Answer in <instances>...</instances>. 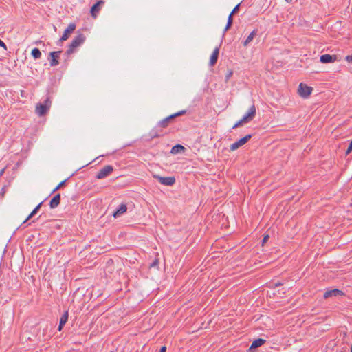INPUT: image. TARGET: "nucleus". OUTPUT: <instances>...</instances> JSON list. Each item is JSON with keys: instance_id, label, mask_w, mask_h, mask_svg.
Segmentation results:
<instances>
[{"instance_id": "obj_1", "label": "nucleus", "mask_w": 352, "mask_h": 352, "mask_svg": "<svg viewBox=\"0 0 352 352\" xmlns=\"http://www.w3.org/2000/svg\"><path fill=\"white\" fill-rule=\"evenodd\" d=\"M85 41V36L83 34H79L72 40L66 51L67 55H70L74 53L75 49L80 46Z\"/></svg>"}, {"instance_id": "obj_2", "label": "nucleus", "mask_w": 352, "mask_h": 352, "mask_svg": "<svg viewBox=\"0 0 352 352\" xmlns=\"http://www.w3.org/2000/svg\"><path fill=\"white\" fill-rule=\"evenodd\" d=\"M186 113V110H182L180 111H178L177 113H175L174 114H172L166 118L163 119L162 120L160 121L157 124V126L159 127L162 128H166L168 126L169 123L175 118L178 116H181L184 115Z\"/></svg>"}, {"instance_id": "obj_3", "label": "nucleus", "mask_w": 352, "mask_h": 352, "mask_svg": "<svg viewBox=\"0 0 352 352\" xmlns=\"http://www.w3.org/2000/svg\"><path fill=\"white\" fill-rule=\"evenodd\" d=\"M153 177L157 179L161 184L166 186H172L175 183V178L174 177H162L155 175Z\"/></svg>"}, {"instance_id": "obj_4", "label": "nucleus", "mask_w": 352, "mask_h": 352, "mask_svg": "<svg viewBox=\"0 0 352 352\" xmlns=\"http://www.w3.org/2000/svg\"><path fill=\"white\" fill-rule=\"evenodd\" d=\"M113 171V167L111 165H107L100 169L96 177L98 179H102L109 176Z\"/></svg>"}, {"instance_id": "obj_5", "label": "nucleus", "mask_w": 352, "mask_h": 352, "mask_svg": "<svg viewBox=\"0 0 352 352\" xmlns=\"http://www.w3.org/2000/svg\"><path fill=\"white\" fill-rule=\"evenodd\" d=\"M313 91V88L304 84L302 82L300 83L298 87V94L302 98H307L310 96Z\"/></svg>"}, {"instance_id": "obj_6", "label": "nucleus", "mask_w": 352, "mask_h": 352, "mask_svg": "<svg viewBox=\"0 0 352 352\" xmlns=\"http://www.w3.org/2000/svg\"><path fill=\"white\" fill-rule=\"evenodd\" d=\"M252 138V135L248 134L246 135L245 137L241 138L236 142L232 144L230 146V150L232 151H234L236 149H238L239 147L242 146L245 144H246L250 139Z\"/></svg>"}, {"instance_id": "obj_7", "label": "nucleus", "mask_w": 352, "mask_h": 352, "mask_svg": "<svg viewBox=\"0 0 352 352\" xmlns=\"http://www.w3.org/2000/svg\"><path fill=\"white\" fill-rule=\"evenodd\" d=\"M256 107L253 104L248 110V111L243 116L242 119L246 122L252 121L256 116Z\"/></svg>"}, {"instance_id": "obj_8", "label": "nucleus", "mask_w": 352, "mask_h": 352, "mask_svg": "<svg viewBox=\"0 0 352 352\" xmlns=\"http://www.w3.org/2000/svg\"><path fill=\"white\" fill-rule=\"evenodd\" d=\"M338 60L337 55H330L328 54H322L320 57V61L322 63H331Z\"/></svg>"}, {"instance_id": "obj_9", "label": "nucleus", "mask_w": 352, "mask_h": 352, "mask_svg": "<svg viewBox=\"0 0 352 352\" xmlns=\"http://www.w3.org/2000/svg\"><path fill=\"white\" fill-rule=\"evenodd\" d=\"M76 29V25L74 23H70L68 27L65 30L63 36L60 38V41H64L68 39L71 33H72Z\"/></svg>"}, {"instance_id": "obj_10", "label": "nucleus", "mask_w": 352, "mask_h": 352, "mask_svg": "<svg viewBox=\"0 0 352 352\" xmlns=\"http://www.w3.org/2000/svg\"><path fill=\"white\" fill-rule=\"evenodd\" d=\"M61 52V51H54L50 52V66L54 67L59 64L58 58Z\"/></svg>"}, {"instance_id": "obj_11", "label": "nucleus", "mask_w": 352, "mask_h": 352, "mask_svg": "<svg viewBox=\"0 0 352 352\" xmlns=\"http://www.w3.org/2000/svg\"><path fill=\"white\" fill-rule=\"evenodd\" d=\"M104 2L102 0L98 1L96 3H95L91 8V14L94 18H96L102 5H103Z\"/></svg>"}, {"instance_id": "obj_12", "label": "nucleus", "mask_w": 352, "mask_h": 352, "mask_svg": "<svg viewBox=\"0 0 352 352\" xmlns=\"http://www.w3.org/2000/svg\"><path fill=\"white\" fill-rule=\"evenodd\" d=\"M219 47H215L212 54L210 56V63H209L210 66H214L217 63L218 57H219Z\"/></svg>"}, {"instance_id": "obj_13", "label": "nucleus", "mask_w": 352, "mask_h": 352, "mask_svg": "<svg viewBox=\"0 0 352 352\" xmlns=\"http://www.w3.org/2000/svg\"><path fill=\"white\" fill-rule=\"evenodd\" d=\"M48 111H49L48 109L45 105H43V103H38L36 104V113L39 116H45L47 113Z\"/></svg>"}, {"instance_id": "obj_14", "label": "nucleus", "mask_w": 352, "mask_h": 352, "mask_svg": "<svg viewBox=\"0 0 352 352\" xmlns=\"http://www.w3.org/2000/svg\"><path fill=\"white\" fill-rule=\"evenodd\" d=\"M343 294L341 290L338 289H334L331 290H327L324 293L323 297L324 298H328L331 296H337L338 295Z\"/></svg>"}, {"instance_id": "obj_15", "label": "nucleus", "mask_w": 352, "mask_h": 352, "mask_svg": "<svg viewBox=\"0 0 352 352\" xmlns=\"http://www.w3.org/2000/svg\"><path fill=\"white\" fill-rule=\"evenodd\" d=\"M60 202V195L58 193L50 201V207L52 209L56 208L58 206Z\"/></svg>"}, {"instance_id": "obj_16", "label": "nucleus", "mask_w": 352, "mask_h": 352, "mask_svg": "<svg viewBox=\"0 0 352 352\" xmlns=\"http://www.w3.org/2000/svg\"><path fill=\"white\" fill-rule=\"evenodd\" d=\"M127 210V206L125 204L120 205L118 208L113 212V215L115 218L120 217L121 214L126 212Z\"/></svg>"}, {"instance_id": "obj_17", "label": "nucleus", "mask_w": 352, "mask_h": 352, "mask_svg": "<svg viewBox=\"0 0 352 352\" xmlns=\"http://www.w3.org/2000/svg\"><path fill=\"white\" fill-rule=\"evenodd\" d=\"M257 30H254L243 42L244 46H248L256 35Z\"/></svg>"}, {"instance_id": "obj_18", "label": "nucleus", "mask_w": 352, "mask_h": 352, "mask_svg": "<svg viewBox=\"0 0 352 352\" xmlns=\"http://www.w3.org/2000/svg\"><path fill=\"white\" fill-rule=\"evenodd\" d=\"M185 150V148L181 144H177L172 147L170 153L172 154H177Z\"/></svg>"}, {"instance_id": "obj_19", "label": "nucleus", "mask_w": 352, "mask_h": 352, "mask_svg": "<svg viewBox=\"0 0 352 352\" xmlns=\"http://www.w3.org/2000/svg\"><path fill=\"white\" fill-rule=\"evenodd\" d=\"M31 54L34 59H38L41 56V52L38 48H34L31 52Z\"/></svg>"}, {"instance_id": "obj_20", "label": "nucleus", "mask_w": 352, "mask_h": 352, "mask_svg": "<svg viewBox=\"0 0 352 352\" xmlns=\"http://www.w3.org/2000/svg\"><path fill=\"white\" fill-rule=\"evenodd\" d=\"M233 23V16H231V14H229L228 18L227 24L224 28V32H226L232 26Z\"/></svg>"}, {"instance_id": "obj_21", "label": "nucleus", "mask_w": 352, "mask_h": 352, "mask_svg": "<svg viewBox=\"0 0 352 352\" xmlns=\"http://www.w3.org/2000/svg\"><path fill=\"white\" fill-rule=\"evenodd\" d=\"M68 316H69L68 311H65V313L61 316L59 322L60 323V325L65 324V323L68 320Z\"/></svg>"}, {"instance_id": "obj_22", "label": "nucleus", "mask_w": 352, "mask_h": 352, "mask_svg": "<svg viewBox=\"0 0 352 352\" xmlns=\"http://www.w3.org/2000/svg\"><path fill=\"white\" fill-rule=\"evenodd\" d=\"M43 104L48 109V110H50L52 105V100L50 96H47L46 99L44 100Z\"/></svg>"}, {"instance_id": "obj_23", "label": "nucleus", "mask_w": 352, "mask_h": 352, "mask_svg": "<svg viewBox=\"0 0 352 352\" xmlns=\"http://www.w3.org/2000/svg\"><path fill=\"white\" fill-rule=\"evenodd\" d=\"M68 179L61 182L52 191V193H54L56 191H57L58 190H59L60 188H62L66 183V182L67 181Z\"/></svg>"}, {"instance_id": "obj_24", "label": "nucleus", "mask_w": 352, "mask_h": 352, "mask_svg": "<svg viewBox=\"0 0 352 352\" xmlns=\"http://www.w3.org/2000/svg\"><path fill=\"white\" fill-rule=\"evenodd\" d=\"M232 75H233V71L231 69H229L226 75L225 82H228V80H230V78L232 76Z\"/></svg>"}, {"instance_id": "obj_25", "label": "nucleus", "mask_w": 352, "mask_h": 352, "mask_svg": "<svg viewBox=\"0 0 352 352\" xmlns=\"http://www.w3.org/2000/svg\"><path fill=\"white\" fill-rule=\"evenodd\" d=\"M246 123L242 118L238 121L232 127V129H235V128H237V127H239L241 126H242L243 124Z\"/></svg>"}, {"instance_id": "obj_26", "label": "nucleus", "mask_w": 352, "mask_h": 352, "mask_svg": "<svg viewBox=\"0 0 352 352\" xmlns=\"http://www.w3.org/2000/svg\"><path fill=\"white\" fill-rule=\"evenodd\" d=\"M239 8H240V3H239L234 8V9L232 10V11L230 13L231 16H233L234 14L237 13L239 10Z\"/></svg>"}, {"instance_id": "obj_27", "label": "nucleus", "mask_w": 352, "mask_h": 352, "mask_svg": "<svg viewBox=\"0 0 352 352\" xmlns=\"http://www.w3.org/2000/svg\"><path fill=\"white\" fill-rule=\"evenodd\" d=\"M43 202H41L40 204H38L35 208L34 209L32 210L33 212V214H36L38 210H40L41 207V205H42Z\"/></svg>"}, {"instance_id": "obj_28", "label": "nucleus", "mask_w": 352, "mask_h": 352, "mask_svg": "<svg viewBox=\"0 0 352 352\" xmlns=\"http://www.w3.org/2000/svg\"><path fill=\"white\" fill-rule=\"evenodd\" d=\"M352 151V140L351 141L349 146L346 151V155H349Z\"/></svg>"}, {"instance_id": "obj_29", "label": "nucleus", "mask_w": 352, "mask_h": 352, "mask_svg": "<svg viewBox=\"0 0 352 352\" xmlns=\"http://www.w3.org/2000/svg\"><path fill=\"white\" fill-rule=\"evenodd\" d=\"M35 215V214H33V212L28 215V217L26 218V219L23 221V223H26L28 220H30L32 217H33Z\"/></svg>"}, {"instance_id": "obj_30", "label": "nucleus", "mask_w": 352, "mask_h": 352, "mask_svg": "<svg viewBox=\"0 0 352 352\" xmlns=\"http://www.w3.org/2000/svg\"><path fill=\"white\" fill-rule=\"evenodd\" d=\"M0 47H3L5 50H7V46L6 43L0 38Z\"/></svg>"}, {"instance_id": "obj_31", "label": "nucleus", "mask_w": 352, "mask_h": 352, "mask_svg": "<svg viewBox=\"0 0 352 352\" xmlns=\"http://www.w3.org/2000/svg\"><path fill=\"white\" fill-rule=\"evenodd\" d=\"M345 60L349 63L352 62V54L346 56Z\"/></svg>"}, {"instance_id": "obj_32", "label": "nucleus", "mask_w": 352, "mask_h": 352, "mask_svg": "<svg viewBox=\"0 0 352 352\" xmlns=\"http://www.w3.org/2000/svg\"><path fill=\"white\" fill-rule=\"evenodd\" d=\"M270 236L269 235H265L263 239V241H262V243L263 245L266 243L267 241V240L269 239Z\"/></svg>"}, {"instance_id": "obj_33", "label": "nucleus", "mask_w": 352, "mask_h": 352, "mask_svg": "<svg viewBox=\"0 0 352 352\" xmlns=\"http://www.w3.org/2000/svg\"><path fill=\"white\" fill-rule=\"evenodd\" d=\"M166 346H163L160 348V352H166Z\"/></svg>"}, {"instance_id": "obj_34", "label": "nucleus", "mask_w": 352, "mask_h": 352, "mask_svg": "<svg viewBox=\"0 0 352 352\" xmlns=\"http://www.w3.org/2000/svg\"><path fill=\"white\" fill-rule=\"evenodd\" d=\"M160 135L157 134V133H153V132L151 133V137L153 138H157V137H159Z\"/></svg>"}, {"instance_id": "obj_35", "label": "nucleus", "mask_w": 352, "mask_h": 352, "mask_svg": "<svg viewBox=\"0 0 352 352\" xmlns=\"http://www.w3.org/2000/svg\"><path fill=\"white\" fill-rule=\"evenodd\" d=\"M63 327H64V325H62V324L60 325V323L59 322L58 330L61 331Z\"/></svg>"}, {"instance_id": "obj_36", "label": "nucleus", "mask_w": 352, "mask_h": 352, "mask_svg": "<svg viewBox=\"0 0 352 352\" xmlns=\"http://www.w3.org/2000/svg\"><path fill=\"white\" fill-rule=\"evenodd\" d=\"M287 3H292L297 1V0H285Z\"/></svg>"}, {"instance_id": "obj_37", "label": "nucleus", "mask_w": 352, "mask_h": 352, "mask_svg": "<svg viewBox=\"0 0 352 352\" xmlns=\"http://www.w3.org/2000/svg\"><path fill=\"white\" fill-rule=\"evenodd\" d=\"M4 170H5V168H3L1 171H0V177H1L4 173Z\"/></svg>"}, {"instance_id": "obj_38", "label": "nucleus", "mask_w": 352, "mask_h": 352, "mask_svg": "<svg viewBox=\"0 0 352 352\" xmlns=\"http://www.w3.org/2000/svg\"><path fill=\"white\" fill-rule=\"evenodd\" d=\"M350 352H352V345L350 347Z\"/></svg>"}, {"instance_id": "obj_39", "label": "nucleus", "mask_w": 352, "mask_h": 352, "mask_svg": "<svg viewBox=\"0 0 352 352\" xmlns=\"http://www.w3.org/2000/svg\"><path fill=\"white\" fill-rule=\"evenodd\" d=\"M41 42H42L41 41H37L36 43L38 44V43H40Z\"/></svg>"}]
</instances>
